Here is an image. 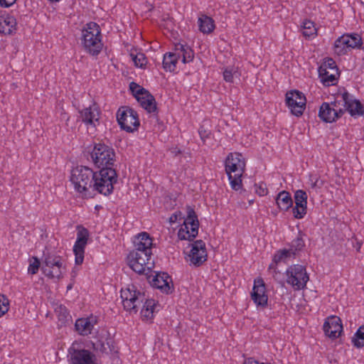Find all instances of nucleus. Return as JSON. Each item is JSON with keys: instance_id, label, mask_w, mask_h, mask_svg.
I'll return each mask as SVG.
<instances>
[{"instance_id": "1", "label": "nucleus", "mask_w": 364, "mask_h": 364, "mask_svg": "<svg viewBox=\"0 0 364 364\" xmlns=\"http://www.w3.org/2000/svg\"><path fill=\"white\" fill-rule=\"evenodd\" d=\"M134 250L127 256V262L130 268L139 274H148L154 267L151 249L153 240L149 234L142 232L134 238Z\"/></svg>"}, {"instance_id": "2", "label": "nucleus", "mask_w": 364, "mask_h": 364, "mask_svg": "<svg viewBox=\"0 0 364 364\" xmlns=\"http://www.w3.org/2000/svg\"><path fill=\"white\" fill-rule=\"evenodd\" d=\"M101 30L99 25L90 22L82 30L81 45L84 50L92 56L98 55L103 47L101 39Z\"/></svg>"}, {"instance_id": "3", "label": "nucleus", "mask_w": 364, "mask_h": 364, "mask_svg": "<svg viewBox=\"0 0 364 364\" xmlns=\"http://www.w3.org/2000/svg\"><path fill=\"white\" fill-rule=\"evenodd\" d=\"M93 171L92 188L104 196H109L114 190V184L117 182L116 168H99Z\"/></svg>"}, {"instance_id": "4", "label": "nucleus", "mask_w": 364, "mask_h": 364, "mask_svg": "<svg viewBox=\"0 0 364 364\" xmlns=\"http://www.w3.org/2000/svg\"><path fill=\"white\" fill-rule=\"evenodd\" d=\"M91 160L98 168H115V152L112 147L104 143H95L90 152Z\"/></svg>"}, {"instance_id": "5", "label": "nucleus", "mask_w": 364, "mask_h": 364, "mask_svg": "<svg viewBox=\"0 0 364 364\" xmlns=\"http://www.w3.org/2000/svg\"><path fill=\"white\" fill-rule=\"evenodd\" d=\"M120 296L124 309L130 314H136L146 299L145 293L139 290L134 284L128 285L127 288L122 289Z\"/></svg>"}, {"instance_id": "6", "label": "nucleus", "mask_w": 364, "mask_h": 364, "mask_svg": "<svg viewBox=\"0 0 364 364\" xmlns=\"http://www.w3.org/2000/svg\"><path fill=\"white\" fill-rule=\"evenodd\" d=\"M93 171L87 166L76 167L72 170L70 181L79 193L87 191L92 185Z\"/></svg>"}, {"instance_id": "7", "label": "nucleus", "mask_w": 364, "mask_h": 364, "mask_svg": "<svg viewBox=\"0 0 364 364\" xmlns=\"http://www.w3.org/2000/svg\"><path fill=\"white\" fill-rule=\"evenodd\" d=\"M199 228V221L198 216L193 208L187 207V217L183 221V224L179 229L178 236L180 240H187L189 241L198 235Z\"/></svg>"}, {"instance_id": "8", "label": "nucleus", "mask_w": 364, "mask_h": 364, "mask_svg": "<svg viewBox=\"0 0 364 364\" xmlns=\"http://www.w3.org/2000/svg\"><path fill=\"white\" fill-rule=\"evenodd\" d=\"M117 120L120 128L129 133L134 132L140 125L137 112L128 106L119 108Z\"/></svg>"}, {"instance_id": "9", "label": "nucleus", "mask_w": 364, "mask_h": 364, "mask_svg": "<svg viewBox=\"0 0 364 364\" xmlns=\"http://www.w3.org/2000/svg\"><path fill=\"white\" fill-rule=\"evenodd\" d=\"M287 282L296 290L304 289L309 279L306 267L301 264L291 265L286 271Z\"/></svg>"}, {"instance_id": "10", "label": "nucleus", "mask_w": 364, "mask_h": 364, "mask_svg": "<svg viewBox=\"0 0 364 364\" xmlns=\"http://www.w3.org/2000/svg\"><path fill=\"white\" fill-rule=\"evenodd\" d=\"M286 103L292 114L300 117L306 108V99L301 92L290 90L286 94Z\"/></svg>"}, {"instance_id": "11", "label": "nucleus", "mask_w": 364, "mask_h": 364, "mask_svg": "<svg viewBox=\"0 0 364 364\" xmlns=\"http://www.w3.org/2000/svg\"><path fill=\"white\" fill-rule=\"evenodd\" d=\"M77 240L73 246L75 262L77 265L82 264L85 255V249L90 236L89 231L82 225L77 226Z\"/></svg>"}, {"instance_id": "12", "label": "nucleus", "mask_w": 364, "mask_h": 364, "mask_svg": "<svg viewBox=\"0 0 364 364\" xmlns=\"http://www.w3.org/2000/svg\"><path fill=\"white\" fill-rule=\"evenodd\" d=\"M44 257L42 267L44 274L50 278H60L62 274V257L50 253L44 255Z\"/></svg>"}, {"instance_id": "13", "label": "nucleus", "mask_w": 364, "mask_h": 364, "mask_svg": "<svg viewBox=\"0 0 364 364\" xmlns=\"http://www.w3.org/2000/svg\"><path fill=\"white\" fill-rule=\"evenodd\" d=\"M69 364H97L96 355L86 349H68Z\"/></svg>"}, {"instance_id": "14", "label": "nucleus", "mask_w": 364, "mask_h": 364, "mask_svg": "<svg viewBox=\"0 0 364 364\" xmlns=\"http://www.w3.org/2000/svg\"><path fill=\"white\" fill-rule=\"evenodd\" d=\"M186 259L196 267L200 266L207 260L205 244L202 240L194 241Z\"/></svg>"}, {"instance_id": "15", "label": "nucleus", "mask_w": 364, "mask_h": 364, "mask_svg": "<svg viewBox=\"0 0 364 364\" xmlns=\"http://www.w3.org/2000/svg\"><path fill=\"white\" fill-rule=\"evenodd\" d=\"M148 279L153 287L160 289L163 293L168 294L173 291L172 279L167 273H156L154 276H149Z\"/></svg>"}, {"instance_id": "16", "label": "nucleus", "mask_w": 364, "mask_h": 364, "mask_svg": "<svg viewBox=\"0 0 364 364\" xmlns=\"http://www.w3.org/2000/svg\"><path fill=\"white\" fill-rule=\"evenodd\" d=\"M225 168L227 174L244 173L245 161L242 155L238 152L230 153L225 161Z\"/></svg>"}, {"instance_id": "17", "label": "nucleus", "mask_w": 364, "mask_h": 364, "mask_svg": "<svg viewBox=\"0 0 364 364\" xmlns=\"http://www.w3.org/2000/svg\"><path fill=\"white\" fill-rule=\"evenodd\" d=\"M251 298L257 306L264 309L267 306L268 296L266 293L265 284L262 278L255 279Z\"/></svg>"}, {"instance_id": "18", "label": "nucleus", "mask_w": 364, "mask_h": 364, "mask_svg": "<svg viewBox=\"0 0 364 364\" xmlns=\"http://www.w3.org/2000/svg\"><path fill=\"white\" fill-rule=\"evenodd\" d=\"M325 335L331 338L336 339L341 336V319L338 316H328L323 326Z\"/></svg>"}, {"instance_id": "19", "label": "nucleus", "mask_w": 364, "mask_h": 364, "mask_svg": "<svg viewBox=\"0 0 364 364\" xmlns=\"http://www.w3.org/2000/svg\"><path fill=\"white\" fill-rule=\"evenodd\" d=\"M343 101L348 113L354 118L364 115V107L358 100L353 98L346 92H343Z\"/></svg>"}, {"instance_id": "20", "label": "nucleus", "mask_w": 364, "mask_h": 364, "mask_svg": "<svg viewBox=\"0 0 364 364\" xmlns=\"http://www.w3.org/2000/svg\"><path fill=\"white\" fill-rule=\"evenodd\" d=\"M296 205L292 209L294 218L301 219L306 213L307 194L303 190H297L294 193Z\"/></svg>"}, {"instance_id": "21", "label": "nucleus", "mask_w": 364, "mask_h": 364, "mask_svg": "<svg viewBox=\"0 0 364 364\" xmlns=\"http://www.w3.org/2000/svg\"><path fill=\"white\" fill-rule=\"evenodd\" d=\"M341 113V109H335L328 103L323 102L320 107L318 117L322 121L331 123L338 119Z\"/></svg>"}, {"instance_id": "22", "label": "nucleus", "mask_w": 364, "mask_h": 364, "mask_svg": "<svg viewBox=\"0 0 364 364\" xmlns=\"http://www.w3.org/2000/svg\"><path fill=\"white\" fill-rule=\"evenodd\" d=\"M97 320L94 317L80 318L76 320L75 328L76 331L82 336H87L91 333Z\"/></svg>"}, {"instance_id": "23", "label": "nucleus", "mask_w": 364, "mask_h": 364, "mask_svg": "<svg viewBox=\"0 0 364 364\" xmlns=\"http://www.w3.org/2000/svg\"><path fill=\"white\" fill-rule=\"evenodd\" d=\"M294 252L289 249L278 250L274 255L272 262L269 264V269H273L274 273L279 272L277 270V266L281 262L287 263L291 257H294Z\"/></svg>"}, {"instance_id": "24", "label": "nucleus", "mask_w": 364, "mask_h": 364, "mask_svg": "<svg viewBox=\"0 0 364 364\" xmlns=\"http://www.w3.org/2000/svg\"><path fill=\"white\" fill-rule=\"evenodd\" d=\"M16 20L14 16L6 14L5 12L0 15V33L11 34L16 31Z\"/></svg>"}, {"instance_id": "25", "label": "nucleus", "mask_w": 364, "mask_h": 364, "mask_svg": "<svg viewBox=\"0 0 364 364\" xmlns=\"http://www.w3.org/2000/svg\"><path fill=\"white\" fill-rule=\"evenodd\" d=\"M92 348L96 352H100L102 355H108L109 353H117V350H115L113 342L111 339H97L96 341L92 342Z\"/></svg>"}, {"instance_id": "26", "label": "nucleus", "mask_w": 364, "mask_h": 364, "mask_svg": "<svg viewBox=\"0 0 364 364\" xmlns=\"http://www.w3.org/2000/svg\"><path fill=\"white\" fill-rule=\"evenodd\" d=\"M141 107H143L148 113H153L156 115L158 109L156 102L154 97L148 91L146 94L137 99Z\"/></svg>"}, {"instance_id": "27", "label": "nucleus", "mask_w": 364, "mask_h": 364, "mask_svg": "<svg viewBox=\"0 0 364 364\" xmlns=\"http://www.w3.org/2000/svg\"><path fill=\"white\" fill-rule=\"evenodd\" d=\"M277 205L280 210L287 211L293 205L291 194L286 191H280L275 198Z\"/></svg>"}, {"instance_id": "28", "label": "nucleus", "mask_w": 364, "mask_h": 364, "mask_svg": "<svg viewBox=\"0 0 364 364\" xmlns=\"http://www.w3.org/2000/svg\"><path fill=\"white\" fill-rule=\"evenodd\" d=\"M82 120L86 124L95 125V122L99 120L100 111L91 107L85 108L80 112Z\"/></svg>"}, {"instance_id": "29", "label": "nucleus", "mask_w": 364, "mask_h": 364, "mask_svg": "<svg viewBox=\"0 0 364 364\" xmlns=\"http://www.w3.org/2000/svg\"><path fill=\"white\" fill-rule=\"evenodd\" d=\"M156 307V303L154 299H149L146 296V299L141 306V315L143 320H151L154 317V313Z\"/></svg>"}, {"instance_id": "30", "label": "nucleus", "mask_w": 364, "mask_h": 364, "mask_svg": "<svg viewBox=\"0 0 364 364\" xmlns=\"http://www.w3.org/2000/svg\"><path fill=\"white\" fill-rule=\"evenodd\" d=\"M363 40L358 33L343 34V46L346 48H359L362 46Z\"/></svg>"}, {"instance_id": "31", "label": "nucleus", "mask_w": 364, "mask_h": 364, "mask_svg": "<svg viewBox=\"0 0 364 364\" xmlns=\"http://www.w3.org/2000/svg\"><path fill=\"white\" fill-rule=\"evenodd\" d=\"M198 23L200 31L203 33H210L215 28L213 19L206 15H202L199 17Z\"/></svg>"}, {"instance_id": "32", "label": "nucleus", "mask_w": 364, "mask_h": 364, "mask_svg": "<svg viewBox=\"0 0 364 364\" xmlns=\"http://www.w3.org/2000/svg\"><path fill=\"white\" fill-rule=\"evenodd\" d=\"M328 70L335 72L338 74V69L336 64V62L332 58H327L323 62V63L318 68L319 75H327Z\"/></svg>"}, {"instance_id": "33", "label": "nucleus", "mask_w": 364, "mask_h": 364, "mask_svg": "<svg viewBox=\"0 0 364 364\" xmlns=\"http://www.w3.org/2000/svg\"><path fill=\"white\" fill-rule=\"evenodd\" d=\"M174 56L171 52L164 54L162 64L166 71L173 72L176 70L178 62Z\"/></svg>"}, {"instance_id": "34", "label": "nucleus", "mask_w": 364, "mask_h": 364, "mask_svg": "<svg viewBox=\"0 0 364 364\" xmlns=\"http://www.w3.org/2000/svg\"><path fill=\"white\" fill-rule=\"evenodd\" d=\"M351 342L353 346L357 348H362L364 347V325L360 326L357 329L352 337Z\"/></svg>"}, {"instance_id": "35", "label": "nucleus", "mask_w": 364, "mask_h": 364, "mask_svg": "<svg viewBox=\"0 0 364 364\" xmlns=\"http://www.w3.org/2000/svg\"><path fill=\"white\" fill-rule=\"evenodd\" d=\"M302 33L306 38H311L316 35V28L313 21L305 20L303 22Z\"/></svg>"}, {"instance_id": "36", "label": "nucleus", "mask_w": 364, "mask_h": 364, "mask_svg": "<svg viewBox=\"0 0 364 364\" xmlns=\"http://www.w3.org/2000/svg\"><path fill=\"white\" fill-rule=\"evenodd\" d=\"M243 173H235L234 176L232 174H227L231 188L235 191H238L242 188V175Z\"/></svg>"}, {"instance_id": "37", "label": "nucleus", "mask_w": 364, "mask_h": 364, "mask_svg": "<svg viewBox=\"0 0 364 364\" xmlns=\"http://www.w3.org/2000/svg\"><path fill=\"white\" fill-rule=\"evenodd\" d=\"M304 246V240L299 232V236L291 241L289 250L294 252L296 255V252L301 250Z\"/></svg>"}, {"instance_id": "38", "label": "nucleus", "mask_w": 364, "mask_h": 364, "mask_svg": "<svg viewBox=\"0 0 364 364\" xmlns=\"http://www.w3.org/2000/svg\"><path fill=\"white\" fill-rule=\"evenodd\" d=\"M55 312L58 314V320L61 323L65 324L71 319L69 311L62 305L55 309Z\"/></svg>"}, {"instance_id": "39", "label": "nucleus", "mask_w": 364, "mask_h": 364, "mask_svg": "<svg viewBox=\"0 0 364 364\" xmlns=\"http://www.w3.org/2000/svg\"><path fill=\"white\" fill-rule=\"evenodd\" d=\"M129 90H131L132 93L134 96V97L137 100L141 96L144 95L146 92H148V90L145 88L142 87L137 83L134 82H132L129 84Z\"/></svg>"}, {"instance_id": "40", "label": "nucleus", "mask_w": 364, "mask_h": 364, "mask_svg": "<svg viewBox=\"0 0 364 364\" xmlns=\"http://www.w3.org/2000/svg\"><path fill=\"white\" fill-rule=\"evenodd\" d=\"M182 53V62L186 64L191 62L194 58V52L191 47L183 45Z\"/></svg>"}, {"instance_id": "41", "label": "nucleus", "mask_w": 364, "mask_h": 364, "mask_svg": "<svg viewBox=\"0 0 364 364\" xmlns=\"http://www.w3.org/2000/svg\"><path fill=\"white\" fill-rule=\"evenodd\" d=\"M132 58V60L134 63V65L139 68H144L147 63V59L145 55L142 53H139L136 55L131 54Z\"/></svg>"}, {"instance_id": "42", "label": "nucleus", "mask_w": 364, "mask_h": 364, "mask_svg": "<svg viewBox=\"0 0 364 364\" xmlns=\"http://www.w3.org/2000/svg\"><path fill=\"white\" fill-rule=\"evenodd\" d=\"M9 309V301L3 294H0V318L4 316Z\"/></svg>"}, {"instance_id": "43", "label": "nucleus", "mask_w": 364, "mask_h": 364, "mask_svg": "<svg viewBox=\"0 0 364 364\" xmlns=\"http://www.w3.org/2000/svg\"><path fill=\"white\" fill-rule=\"evenodd\" d=\"M335 72H327V75H319L322 78V81L326 85H333L334 81L336 80Z\"/></svg>"}, {"instance_id": "44", "label": "nucleus", "mask_w": 364, "mask_h": 364, "mask_svg": "<svg viewBox=\"0 0 364 364\" xmlns=\"http://www.w3.org/2000/svg\"><path fill=\"white\" fill-rule=\"evenodd\" d=\"M255 187L256 193L258 194L259 196H264L267 195L268 188L265 183L259 182V183H255Z\"/></svg>"}, {"instance_id": "45", "label": "nucleus", "mask_w": 364, "mask_h": 364, "mask_svg": "<svg viewBox=\"0 0 364 364\" xmlns=\"http://www.w3.org/2000/svg\"><path fill=\"white\" fill-rule=\"evenodd\" d=\"M236 73L233 68H226L223 71V78L227 82H233V76Z\"/></svg>"}, {"instance_id": "46", "label": "nucleus", "mask_w": 364, "mask_h": 364, "mask_svg": "<svg viewBox=\"0 0 364 364\" xmlns=\"http://www.w3.org/2000/svg\"><path fill=\"white\" fill-rule=\"evenodd\" d=\"M34 261L30 264L28 272L31 274H35L38 272L41 263L37 257H33Z\"/></svg>"}, {"instance_id": "47", "label": "nucleus", "mask_w": 364, "mask_h": 364, "mask_svg": "<svg viewBox=\"0 0 364 364\" xmlns=\"http://www.w3.org/2000/svg\"><path fill=\"white\" fill-rule=\"evenodd\" d=\"M183 49V45L181 43H178L175 45L174 52H171L173 55H175L176 60H178L181 58L182 59V53Z\"/></svg>"}, {"instance_id": "48", "label": "nucleus", "mask_w": 364, "mask_h": 364, "mask_svg": "<svg viewBox=\"0 0 364 364\" xmlns=\"http://www.w3.org/2000/svg\"><path fill=\"white\" fill-rule=\"evenodd\" d=\"M198 133H199V135H200V137L201 139V140L205 142V140L206 138L208 137L209 134H210V132L209 131H207L205 130L203 127H200L199 130H198Z\"/></svg>"}, {"instance_id": "49", "label": "nucleus", "mask_w": 364, "mask_h": 364, "mask_svg": "<svg viewBox=\"0 0 364 364\" xmlns=\"http://www.w3.org/2000/svg\"><path fill=\"white\" fill-rule=\"evenodd\" d=\"M16 0H0V6L4 8H9L12 6Z\"/></svg>"}, {"instance_id": "50", "label": "nucleus", "mask_w": 364, "mask_h": 364, "mask_svg": "<svg viewBox=\"0 0 364 364\" xmlns=\"http://www.w3.org/2000/svg\"><path fill=\"white\" fill-rule=\"evenodd\" d=\"M181 213L180 211L176 212L170 217V223H176L178 219H181Z\"/></svg>"}, {"instance_id": "51", "label": "nucleus", "mask_w": 364, "mask_h": 364, "mask_svg": "<svg viewBox=\"0 0 364 364\" xmlns=\"http://www.w3.org/2000/svg\"><path fill=\"white\" fill-rule=\"evenodd\" d=\"M329 360L331 364H339L338 353H337L336 354H333L331 358H329Z\"/></svg>"}, {"instance_id": "52", "label": "nucleus", "mask_w": 364, "mask_h": 364, "mask_svg": "<svg viewBox=\"0 0 364 364\" xmlns=\"http://www.w3.org/2000/svg\"><path fill=\"white\" fill-rule=\"evenodd\" d=\"M243 364H261V363H259L257 360H254L252 358H248L245 360Z\"/></svg>"}, {"instance_id": "53", "label": "nucleus", "mask_w": 364, "mask_h": 364, "mask_svg": "<svg viewBox=\"0 0 364 364\" xmlns=\"http://www.w3.org/2000/svg\"><path fill=\"white\" fill-rule=\"evenodd\" d=\"M336 183L340 184V174H339V170L337 167H336Z\"/></svg>"}, {"instance_id": "54", "label": "nucleus", "mask_w": 364, "mask_h": 364, "mask_svg": "<svg viewBox=\"0 0 364 364\" xmlns=\"http://www.w3.org/2000/svg\"><path fill=\"white\" fill-rule=\"evenodd\" d=\"M341 43V36L338 37L335 41V47L336 48H340V44Z\"/></svg>"}, {"instance_id": "55", "label": "nucleus", "mask_w": 364, "mask_h": 364, "mask_svg": "<svg viewBox=\"0 0 364 364\" xmlns=\"http://www.w3.org/2000/svg\"><path fill=\"white\" fill-rule=\"evenodd\" d=\"M361 247V243L357 242V245L355 246L357 251H359Z\"/></svg>"}, {"instance_id": "56", "label": "nucleus", "mask_w": 364, "mask_h": 364, "mask_svg": "<svg viewBox=\"0 0 364 364\" xmlns=\"http://www.w3.org/2000/svg\"><path fill=\"white\" fill-rule=\"evenodd\" d=\"M72 288V284H69L67 287L68 289H70Z\"/></svg>"}, {"instance_id": "57", "label": "nucleus", "mask_w": 364, "mask_h": 364, "mask_svg": "<svg viewBox=\"0 0 364 364\" xmlns=\"http://www.w3.org/2000/svg\"><path fill=\"white\" fill-rule=\"evenodd\" d=\"M250 205H252L253 203V200H251L249 201Z\"/></svg>"}, {"instance_id": "58", "label": "nucleus", "mask_w": 364, "mask_h": 364, "mask_svg": "<svg viewBox=\"0 0 364 364\" xmlns=\"http://www.w3.org/2000/svg\"><path fill=\"white\" fill-rule=\"evenodd\" d=\"M333 106H334V107H336V102H333Z\"/></svg>"}]
</instances>
